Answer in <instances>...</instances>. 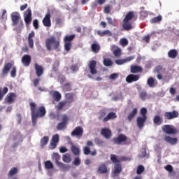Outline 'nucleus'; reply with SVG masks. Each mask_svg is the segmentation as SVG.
<instances>
[{"mask_svg": "<svg viewBox=\"0 0 179 179\" xmlns=\"http://www.w3.org/2000/svg\"><path fill=\"white\" fill-rule=\"evenodd\" d=\"M143 71V69L141 67V66H131V73H138L139 72H142Z\"/></svg>", "mask_w": 179, "mask_h": 179, "instance_id": "473e14b6", "label": "nucleus"}, {"mask_svg": "<svg viewBox=\"0 0 179 179\" xmlns=\"http://www.w3.org/2000/svg\"><path fill=\"white\" fill-rule=\"evenodd\" d=\"M33 26L36 30L38 29V20L36 19L33 21Z\"/></svg>", "mask_w": 179, "mask_h": 179, "instance_id": "774afa93", "label": "nucleus"}, {"mask_svg": "<svg viewBox=\"0 0 179 179\" xmlns=\"http://www.w3.org/2000/svg\"><path fill=\"white\" fill-rule=\"evenodd\" d=\"M117 78H118V73H112L109 76V79H110L111 80H115Z\"/></svg>", "mask_w": 179, "mask_h": 179, "instance_id": "e2e57ef3", "label": "nucleus"}, {"mask_svg": "<svg viewBox=\"0 0 179 179\" xmlns=\"http://www.w3.org/2000/svg\"><path fill=\"white\" fill-rule=\"evenodd\" d=\"M84 155L87 156L88 155H90V148L87 146H85L83 149Z\"/></svg>", "mask_w": 179, "mask_h": 179, "instance_id": "0e129e2a", "label": "nucleus"}, {"mask_svg": "<svg viewBox=\"0 0 179 179\" xmlns=\"http://www.w3.org/2000/svg\"><path fill=\"white\" fill-rule=\"evenodd\" d=\"M113 142L115 145H131V139H128L125 134H119L113 138Z\"/></svg>", "mask_w": 179, "mask_h": 179, "instance_id": "39448f33", "label": "nucleus"}, {"mask_svg": "<svg viewBox=\"0 0 179 179\" xmlns=\"http://www.w3.org/2000/svg\"><path fill=\"white\" fill-rule=\"evenodd\" d=\"M113 55L117 58L121 57V49L120 48H117L116 50H113Z\"/></svg>", "mask_w": 179, "mask_h": 179, "instance_id": "6e6d98bb", "label": "nucleus"}, {"mask_svg": "<svg viewBox=\"0 0 179 179\" xmlns=\"http://www.w3.org/2000/svg\"><path fill=\"white\" fill-rule=\"evenodd\" d=\"M110 160L112 163H114V167L112 170V177L115 179H117L120 177V174L122 172V165L121 162H125L127 157H122L120 159L117 157V155L112 154L110 155Z\"/></svg>", "mask_w": 179, "mask_h": 179, "instance_id": "f257e3e1", "label": "nucleus"}, {"mask_svg": "<svg viewBox=\"0 0 179 179\" xmlns=\"http://www.w3.org/2000/svg\"><path fill=\"white\" fill-rule=\"evenodd\" d=\"M71 48H72V42H64V50L66 51H71Z\"/></svg>", "mask_w": 179, "mask_h": 179, "instance_id": "603ef678", "label": "nucleus"}, {"mask_svg": "<svg viewBox=\"0 0 179 179\" xmlns=\"http://www.w3.org/2000/svg\"><path fill=\"white\" fill-rule=\"evenodd\" d=\"M97 62L95 60H92L90 62L89 68L91 75H96L97 73V69L96 67Z\"/></svg>", "mask_w": 179, "mask_h": 179, "instance_id": "a211bd4d", "label": "nucleus"}, {"mask_svg": "<svg viewBox=\"0 0 179 179\" xmlns=\"http://www.w3.org/2000/svg\"><path fill=\"white\" fill-rule=\"evenodd\" d=\"M73 164H74V166H80V158L79 157H76L74 159V161L73 162Z\"/></svg>", "mask_w": 179, "mask_h": 179, "instance_id": "680f3d73", "label": "nucleus"}, {"mask_svg": "<svg viewBox=\"0 0 179 179\" xmlns=\"http://www.w3.org/2000/svg\"><path fill=\"white\" fill-rule=\"evenodd\" d=\"M164 141L171 145H177V142H178V139H177V138H171L169 136H165Z\"/></svg>", "mask_w": 179, "mask_h": 179, "instance_id": "a878e982", "label": "nucleus"}, {"mask_svg": "<svg viewBox=\"0 0 179 179\" xmlns=\"http://www.w3.org/2000/svg\"><path fill=\"white\" fill-rule=\"evenodd\" d=\"M57 166L62 169L63 171H69L71 170V165L65 164L62 162L59 163Z\"/></svg>", "mask_w": 179, "mask_h": 179, "instance_id": "f704fd0d", "label": "nucleus"}, {"mask_svg": "<svg viewBox=\"0 0 179 179\" xmlns=\"http://www.w3.org/2000/svg\"><path fill=\"white\" fill-rule=\"evenodd\" d=\"M13 141L17 142H23V136H22L20 132L17 131L14 134Z\"/></svg>", "mask_w": 179, "mask_h": 179, "instance_id": "4c0bfd02", "label": "nucleus"}, {"mask_svg": "<svg viewBox=\"0 0 179 179\" xmlns=\"http://www.w3.org/2000/svg\"><path fill=\"white\" fill-rule=\"evenodd\" d=\"M165 170H166V171H168L169 173H170L171 174V176H176V171H174V169L173 168V166L169 164L166 165L164 167Z\"/></svg>", "mask_w": 179, "mask_h": 179, "instance_id": "37998d69", "label": "nucleus"}, {"mask_svg": "<svg viewBox=\"0 0 179 179\" xmlns=\"http://www.w3.org/2000/svg\"><path fill=\"white\" fill-rule=\"evenodd\" d=\"M52 159L53 162H55L56 165L58 166L59 163H61L59 162V160H61V155L57 152H54L52 155Z\"/></svg>", "mask_w": 179, "mask_h": 179, "instance_id": "c756f323", "label": "nucleus"}, {"mask_svg": "<svg viewBox=\"0 0 179 179\" xmlns=\"http://www.w3.org/2000/svg\"><path fill=\"white\" fill-rule=\"evenodd\" d=\"M45 169H46V170L54 169V164H52L51 161H46L45 162Z\"/></svg>", "mask_w": 179, "mask_h": 179, "instance_id": "3c124183", "label": "nucleus"}, {"mask_svg": "<svg viewBox=\"0 0 179 179\" xmlns=\"http://www.w3.org/2000/svg\"><path fill=\"white\" fill-rule=\"evenodd\" d=\"M103 64L104 66H113V60H111L110 58H104Z\"/></svg>", "mask_w": 179, "mask_h": 179, "instance_id": "79ce46f5", "label": "nucleus"}, {"mask_svg": "<svg viewBox=\"0 0 179 179\" xmlns=\"http://www.w3.org/2000/svg\"><path fill=\"white\" fill-rule=\"evenodd\" d=\"M147 85H148L149 87H155V86H157V80L150 77L147 80Z\"/></svg>", "mask_w": 179, "mask_h": 179, "instance_id": "cd10ccee", "label": "nucleus"}, {"mask_svg": "<svg viewBox=\"0 0 179 179\" xmlns=\"http://www.w3.org/2000/svg\"><path fill=\"white\" fill-rule=\"evenodd\" d=\"M35 34L34 31H31V33L29 34L28 36V44L29 48H33L34 47V41H33V37H34Z\"/></svg>", "mask_w": 179, "mask_h": 179, "instance_id": "5701e85b", "label": "nucleus"}, {"mask_svg": "<svg viewBox=\"0 0 179 179\" xmlns=\"http://www.w3.org/2000/svg\"><path fill=\"white\" fill-rule=\"evenodd\" d=\"M66 100L64 101L67 102V104H71V103H73V93H67L65 95Z\"/></svg>", "mask_w": 179, "mask_h": 179, "instance_id": "c9c22d12", "label": "nucleus"}, {"mask_svg": "<svg viewBox=\"0 0 179 179\" xmlns=\"http://www.w3.org/2000/svg\"><path fill=\"white\" fill-rule=\"evenodd\" d=\"M62 160L64 163H71V155L69 154L64 155L62 157Z\"/></svg>", "mask_w": 179, "mask_h": 179, "instance_id": "09e8293b", "label": "nucleus"}, {"mask_svg": "<svg viewBox=\"0 0 179 179\" xmlns=\"http://www.w3.org/2000/svg\"><path fill=\"white\" fill-rule=\"evenodd\" d=\"M139 78H141L139 75L129 74L126 78V82H127V83H132V82H137V80H139Z\"/></svg>", "mask_w": 179, "mask_h": 179, "instance_id": "6ab92c4d", "label": "nucleus"}, {"mask_svg": "<svg viewBox=\"0 0 179 179\" xmlns=\"http://www.w3.org/2000/svg\"><path fill=\"white\" fill-rule=\"evenodd\" d=\"M59 142V135L55 134L52 137V140L50 144V149L54 150L57 148V143Z\"/></svg>", "mask_w": 179, "mask_h": 179, "instance_id": "4468645a", "label": "nucleus"}, {"mask_svg": "<svg viewBox=\"0 0 179 179\" xmlns=\"http://www.w3.org/2000/svg\"><path fill=\"white\" fill-rule=\"evenodd\" d=\"M164 117L165 120H174V118L178 117V112L177 110H173L172 112H165Z\"/></svg>", "mask_w": 179, "mask_h": 179, "instance_id": "f8f14e48", "label": "nucleus"}, {"mask_svg": "<svg viewBox=\"0 0 179 179\" xmlns=\"http://www.w3.org/2000/svg\"><path fill=\"white\" fill-rule=\"evenodd\" d=\"M59 39L57 40V38L54 36H50L45 41V47L48 51H51L52 48L56 51H59V50L58 49L59 47Z\"/></svg>", "mask_w": 179, "mask_h": 179, "instance_id": "7ed1b4c3", "label": "nucleus"}, {"mask_svg": "<svg viewBox=\"0 0 179 179\" xmlns=\"http://www.w3.org/2000/svg\"><path fill=\"white\" fill-rule=\"evenodd\" d=\"M34 68L36 76L38 78L43 76V75L44 74V68H43V66L35 63Z\"/></svg>", "mask_w": 179, "mask_h": 179, "instance_id": "2eb2a0df", "label": "nucleus"}, {"mask_svg": "<svg viewBox=\"0 0 179 179\" xmlns=\"http://www.w3.org/2000/svg\"><path fill=\"white\" fill-rule=\"evenodd\" d=\"M50 141V137L45 136L41 139L40 145L41 149H44V146L48 143V141Z\"/></svg>", "mask_w": 179, "mask_h": 179, "instance_id": "2f4dec72", "label": "nucleus"}, {"mask_svg": "<svg viewBox=\"0 0 179 179\" xmlns=\"http://www.w3.org/2000/svg\"><path fill=\"white\" fill-rule=\"evenodd\" d=\"M18 171H19L17 168L13 167L9 171L8 176V177H13V176H15V174H17Z\"/></svg>", "mask_w": 179, "mask_h": 179, "instance_id": "c03bdc74", "label": "nucleus"}, {"mask_svg": "<svg viewBox=\"0 0 179 179\" xmlns=\"http://www.w3.org/2000/svg\"><path fill=\"white\" fill-rule=\"evenodd\" d=\"M145 171V167L143 165H139L137 167L136 173L137 174H142Z\"/></svg>", "mask_w": 179, "mask_h": 179, "instance_id": "864d4df0", "label": "nucleus"}, {"mask_svg": "<svg viewBox=\"0 0 179 179\" xmlns=\"http://www.w3.org/2000/svg\"><path fill=\"white\" fill-rule=\"evenodd\" d=\"M155 125H162L163 124V117L160 115H155L153 119Z\"/></svg>", "mask_w": 179, "mask_h": 179, "instance_id": "7c9ffc66", "label": "nucleus"}, {"mask_svg": "<svg viewBox=\"0 0 179 179\" xmlns=\"http://www.w3.org/2000/svg\"><path fill=\"white\" fill-rule=\"evenodd\" d=\"M163 20V17L162 15H158L157 17H153L150 20V23L155 24V23H160V21Z\"/></svg>", "mask_w": 179, "mask_h": 179, "instance_id": "a18cd8bd", "label": "nucleus"}, {"mask_svg": "<svg viewBox=\"0 0 179 179\" xmlns=\"http://www.w3.org/2000/svg\"><path fill=\"white\" fill-rule=\"evenodd\" d=\"M29 106L31 107V113L34 115V117H38L39 118H41V117H44V115H45L47 112L44 106H40L37 109V108H36L37 105L34 102H31Z\"/></svg>", "mask_w": 179, "mask_h": 179, "instance_id": "20e7f679", "label": "nucleus"}, {"mask_svg": "<svg viewBox=\"0 0 179 179\" xmlns=\"http://www.w3.org/2000/svg\"><path fill=\"white\" fill-rule=\"evenodd\" d=\"M10 76L12 78H16V67H13L10 71Z\"/></svg>", "mask_w": 179, "mask_h": 179, "instance_id": "338daca9", "label": "nucleus"}, {"mask_svg": "<svg viewBox=\"0 0 179 179\" xmlns=\"http://www.w3.org/2000/svg\"><path fill=\"white\" fill-rule=\"evenodd\" d=\"M62 89L64 92H71L72 90V87H71V83H67L63 85Z\"/></svg>", "mask_w": 179, "mask_h": 179, "instance_id": "de8ad7c7", "label": "nucleus"}, {"mask_svg": "<svg viewBox=\"0 0 179 179\" xmlns=\"http://www.w3.org/2000/svg\"><path fill=\"white\" fill-rule=\"evenodd\" d=\"M141 117H148L146 114H148V110L146 108H142L140 110Z\"/></svg>", "mask_w": 179, "mask_h": 179, "instance_id": "4d7b16f0", "label": "nucleus"}, {"mask_svg": "<svg viewBox=\"0 0 179 179\" xmlns=\"http://www.w3.org/2000/svg\"><path fill=\"white\" fill-rule=\"evenodd\" d=\"M135 20H136L135 12L129 11L123 19L122 27L124 30H126L127 31L132 30V23H134Z\"/></svg>", "mask_w": 179, "mask_h": 179, "instance_id": "f03ea898", "label": "nucleus"}, {"mask_svg": "<svg viewBox=\"0 0 179 179\" xmlns=\"http://www.w3.org/2000/svg\"><path fill=\"white\" fill-rule=\"evenodd\" d=\"M75 37H76L75 34L66 35L64 38V43H72V41L75 38Z\"/></svg>", "mask_w": 179, "mask_h": 179, "instance_id": "ea45409f", "label": "nucleus"}, {"mask_svg": "<svg viewBox=\"0 0 179 179\" xmlns=\"http://www.w3.org/2000/svg\"><path fill=\"white\" fill-rule=\"evenodd\" d=\"M111 12V6L107 5L104 7V13H110Z\"/></svg>", "mask_w": 179, "mask_h": 179, "instance_id": "69168bd1", "label": "nucleus"}, {"mask_svg": "<svg viewBox=\"0 0 179 179\" xmlns=\"http://www.w3.org/2000/svg\"><path fill=\"white\" fill-rule=\"evenodd\" d=\"M24 20L25 22V24L27 25H29L30 23H31V9H30V8H27V10L24 12Z\"/></svg>", "mask_w": 179, "mask_h": 179, "instance_id": "9b49d317", "label": "nucleus"}, {"mask_svg": "<svg viewBox=\"0 0 179 179\" xmlns=\"http://www.w3.org/2000/svg\"><path fill=\"white\" fill-rule=\"evenodd\" d=\"M96 34H98V36H100V37H104V36H108V37H111L113 36V33L110 32V30H105V31H96Z\"/></svg>", "mask_w": 179, "mask_h": 179, "instance_id": "393cba45", "label": "nucleus"}, {"mask_svg": "<svg viewBox=\"0 0 179 179\" xmlns=\"http://www.w3.org/2000/svg\"><path fill=\"white\" fill-rule=\"evenodd\" d=\"M12 69V63H7L4 65V67L2 70V75H8L9 71Z\"/></svg>", "mask_w": 179, "mask_h": 179, "instance_id": "c85d7f7f", "label": "nucleus"}, {"mask_svg": "<svg viewBox=\"0 0 179 179\" xmlns=\"http://www.w3.org/2000/svg\"><path fill=\"white\" fill-rule=\"evenodd\" d=\"M148 117L145 116H138L136 118V125L138 128L142 129L145 127V122H146Z\"/></svg>", "mask_w": 179, "mask_h": 179, "instance_id": "ddd939ff", "label": "nucleus"}, {"mask_svg": "<svg viewBox=\"0 0 179 179\" xmlns=\"http://www.w3.org/2000/svg\"><path fill=\"white\" fill-rule=\"evenodd\" d=\"M71 152L73 153L76 156H78V155H80V150L76 145H72L71 146Z\"/></svg>", "mask_w": 179, "mask_h": 179, "instance_id": "49530a36", "label": "nucleus"}, {"mask_svg": "<svg viewBox=\"0 0 179 179\" xmlns=\"http://www.w3.org/2000/svg\"><path fill=\"white\" fill-rule=\"evenodd\" d=\"M62 96L61 93L58 91H55L52 94V98L54 99L55 101H59L62 99Z\"/></svg>", "mask_w": 179, "mask_h": 179, "instance_id": "58836bf2", "label": "nucleus"}, {"mask_svg": "<svg viewBox=\"0 0 179 179\" xmlns=\"http://www.w3.org/2000/svg\"><path fill=\"white\" fill-rule=\"evenodd\" d=\"M94 142L96 145H98L99 146H101L103 145L104 141H103L101 139L96 138H94Z\"/></svg>", "mask_w": 179, "mask_h": 179, "instance_id": "13d9d810", "label": "nucleus"}, {"mask_svg": "<svg viewBox=\"0 0 179 179\" xmlns=\"http://www.w3.org/2000/svg\"><path fill=\"white\" fill-rule=\"evenodd\" d=\"M10 16L13 22V26H17L22 18L20 17V14L18 12L15 11L11 13Z\"/></svg>", "mask_w": 179, "mask_h": 179, "instance_id": "6e6552de", "label": "nucleus"}, {"mask_svg": "<svg viewBox=\"0 0 179 179\" xmlns=\"http://www.w3.org/2000/svg\"><path fill=\"white\" fill-rule=\"evenodd\" d=\"M115 118H117V114L114 112H110L103 119V122H107L110 120H115Z\"/></svg>", "mask_w": 179, "mask_h": 179, "instance_id": "b1692460", "label": "nucleus"}, {"mask_svg": "<svg viewBox=\"0 0 179 179\" xmlns=\"http://www.w3.org/2000/svg\"><path fill=\"white\" fill-rule=\"evenodd\" d=\"M22 62L24 66H29L30 64H31V57L29 55H24L22 57Z\"/></svg>", "mask_w": 179, "mask_h": 179, "instance_id": "aec40b11", "label": "nucleus"}, {"mask_svg": "<svg viewBox=\"0 0 179 179\" xmlns=\"http://www.w3.org/2000/svg\"><path fill=\"white\" fill-rule=\"evenodd\" d=\"M17 95L13 92H10L7 94L5 101L8 104H11V103H15V100H16Z\"/></svg>", "mask_w": 179, "mask_h": 179, "instance_id": "f3484780", "label": "nucleus"}, {"mask_svg": "<svg viewBox=\"0 0 179 179\" xmlns=\"http://www.w3.org/2000/svg\"><path fill=\"white\" fill-rule=\"evenodd\" d=\"M9 92V89H8L7 87H4L2 90L1 87H0V101H2L3 100V97H5V94Z\"/></svg>", "mask_w": 179, "mask_h": 179, "instance_id": "72a5a7b5", "label": "nucleus"}, {"mask_svg": "<svg viewBox=\"0 0 179 179\" xmlns=\"http://www.w3.org/2000/svg\"><path fill=\"white\" fill-rule=\"evenodd\" d=\"M162 131L168 135H176L178 134V129L173 125L166 124L162 127Z\"/></svg>", "mask_w": 179, "mask_h": 179, "instance_id": "423d86ee", "label": "nucleus"}, {"mask_svg": "<svg viewBox=\"0 0 179 179\" xmlns=\"http://www.w3.org/2000/svg\"><path fill=\"white\" fill-rule=\"evenodd\" d=\"M138 114V109L136 108H134L131 112L129 113V115L127 116V120L129 121H131L134 120V117Z\"/></svg>", "mask_w": 179, "mask_h": 179, "instance_id": "e433bc0d", "label": "nucleus"}, {"mask_svg": "<svg viewBox=\"0 0 179 179\" xmlns=\"http://www.w3.org/2000/svg\"><path fill=\"white\" fill-rule=\"evenodd\" d=\"M68 121H69V117L66 115V114H64L62 115V122H59L57 126V129L58 131H61L66 128V124H68Z\"/></svg>", "mask_w": 179, "mask_h": 179, "instance_id": "0eeeda50", "label": "nucleus"}, {"mask_svg": "<svg viewBox=\"0 0 179 179\" xmlns=\"http://www.w3.org/2000/svg\"><path fill=\"white\" fill-rule=\"evenodd\" d=\"M97 173H99V174H107V173H108L107 165L104 163L101 164L98 168Z\"/></svg>", "mask_w": 179, "mask_h": 179, "instance_id": "4be33fe9", "label": "nucleus"}, {"mask_svg": "<svg viewBox=\"0 0 179 179\" xmlns=\"http://www.w3.org/2000/svg\"><path fill=\"white\" fill-rule=\"evenodd\" d=\"M42 23L45 27H51V14L50 12L45 15Z\"/></svg>", "mask_w": 179, "mask_h": 179, "instance_id": "dca6fc26", "label": "nucleus"}, {"mask_svg": "<svg viewBox=\"0 0 179 179\" xmlns=\"http://www.w3.org/2000/svg\"><path fill=\"white\" fill-rule=\"evenodd\" d=\"M106 20H107L108 24H111V26H115V22L113 20V18L108 17H106Z\"/></svg>", "mask_w": 179, "mask_h": 179, "instance_id": "052dcab7", "label": "nucleus"}, {"mask_svg": "<svg viewBox=\"0 0 179 179\" xmlns=\"http://www.w3.org/2000/svg\"><path fill=\"white\" fill-rule=\"evenodd\" d=\"M91 49L93 51V52H95L96 54H97V52L100 51V45L97 43H92L91 45Z\"/></svg>", "mask_w": 179, "mask_h": 179, "instance_id": "a19ab883", "label": "nucleus"}, {"mask_svg": "<svg viewBox=\"0 0 179 179\" xmlns=\"http://www.w3.org/2000/svg\"><path fill=\"white\" fill-rule=\"evenodd\" d=\"M101 135H102L105 139H110V138H111V130H110V129L103 128L101 130Z\"/></svg>", "mask_w": 179, "mask_h": 179, "instance_id": "412c9836", "label": "nucleus"}, {"mask_svg": "<svg viewBox=\"0 0 179 179\" xmlns=\"http://www.w3.org/2000/svg\"><path fill=\"white\" fill-rule=\"evenodd\" d=\"M71 136H76L80 139L83 136V129L80 126L76 127L71 132Z\"/></svg>", "mask_w": 179, "mask_h": 179, "instance_id": "9d476101", "label": "nucleus"}, {"mask_svg": "<svg viewBox=\"0 0 179 179\" xmlns=\"http://www.w3.org/2000/svg\"><path fill=\"white\" fill-rule=\"evenodd\" d=\"M139 97L141 100L145 101L148 98V93L146 91H141L139 92Z\"/></svg>", "mask_w": 179, "mask_h": 179, "instance_id": "8fccbe9b", "label": "nucleus"}, {"mask_svg": "<svg viewBox=\"0 0 179 179\" xmlns=\"http://www.w3.org/2000/svg\"><path fill=\"white\" fill-rule=\"evenodd\" d=\"M71 107V105L68 104V102L66 101H62L58 103V104L55 106V108L57 110V111H61L64 110H68Z\"/></svg>", "mask_w": 179, "mask_h": 179, "instance_id": "1a4fd4ad", "label": "nucleus"}, {"mask_svg": "<svg viewBox=\"0 0 179 179\" xmlns=\"http://www.w3.org/2000/svg\"><path fill=\"white\" fill-rule=\"evenodd\" d=\"M106 115H107V113L104 110H101L99 112V120H104V118H106Z\"/></svg>", "mask_w": 179, "mask_h": 179, "instance_id": "5fc2aeb1", "label": "nucleus"}, {"mask_svg": "<svg viewBox=\"0 0 179 179\" xmlns=\"http://www.w3.org/2000/svg\"><path fill=\"white\" fill-rule=\"evenodd\" d=\"M178 55V51L176 49H171L168 52V57L172 59H176Z\"/></svg>", "mask_w": 179, "mask_h": 179, "instance_id": "bb28decb", "label": "nucleus"}, {"mask_svg": "<svg viewBox=\"0 0 179 179\" xmlns=\"http://www.w3.org/2000/svg\"><path fill=\"white\" fill-rule=\"evenodd\" d=\"M120 44L122 45V47L128 45V40L125 38L120 39Z\"/></svg>", "mask_w": 179, "mask_h": 179, "instance_id": "bf43d9fd", "label": "nucleus"}]
</instances>
